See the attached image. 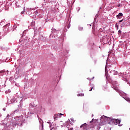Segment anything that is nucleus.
I'll list each match as a JSON object with an SVG mask.
<instances>
[{
    "label": "nucleus",
    "instance_id": "nucleus-19",
    "mask_svg": "<svg viewBox=\"0 0 130 130\" xmlns=\"http://www.w3.org/2000/svg\"><path fill=\"white\" fill-rule=\"evenodd\" d=\"M117 29H118V26H117Z\"/></svg>",
    "mask_w": 130,
    "mask_h": 130
},
{
    "label": "nucleus",
    "instance_id": "nucleus-1",
    "mask_svg": "<svg viewBox=\"0 0 130 130\" xmlns=\"http://www.w3.org/2000/svg\"><path fill=\"white\" fill-rule=\"evenodd\" d=\"M101 120H102V121H104V122H106L107 121H108V123L109 124L110 123V121H112V118L104 115H103L101 117Z\"/></svg>",
    "mask_w": 130,
    "mask_h": 130
},
{
    "label": "nucleus",
    "instance_id": "nucleus-20",
    "mask_svg": "<svg viewBox=\"0 0 130 130\" xmlns=\"http://www.w3.org/2000/svg\"><path fill=\"white\" fill-rule=\"evenodd\" d=\"M1 54H2V53L0 52V55H1Z\"/></svg>",
    "mask_w": 130,
    "mask_h": 130
},
{
    "label": "nucleus",
    "instance_id": "nucleus-17",
    "mask_svg": "<svg viewBox=\"0 0 130 130\" xmlns=\"http://www.w3.org/2000/svg\"><path fill=\"white\" fill-rule=\"evenodd\" d=\"M94 121H97V120H94Z\"/></svg>",
    "mask_w": 130,
    "mask_h": 130
},
{
    "label": "nucleus",
    "instance_id": "nucleus-7",
    "mask_svg": "<svg viewBox=\"0 0 130 130\" xmlns=\"http://www.w3.org/2000/svg\"><path fill=\"white\" fill-rule=\"evenodd\" d=\"M95 90V88H94V86H92L91 87V89L89 90V91H92V90Z\"/></svg>",
    "mask_w": 130,
    "mask_h": 130
},
{
    "label": "nucleus",
    "instance_id": "nucleus-8",
    "mask_svg": "<svg viewBox=\"0 0 130 130\" xmlns=\"http://www.w3.org/2000/svg\"><path fill=\"white\" fill-rule=\"evenodd\" d=\"M118 34H119L120 35L121 34V30H118Z\"/></svg>",
    "mask_w": 130,
    "mask_h": 130
},
{
    "label": "nucleus",
    "instance_id": "nucleus-2",
    "mask_svg": "<svg viewBox=\"0 0 130 130\" xmlns=\"http://www.w3.org/2000/svg\"><path fill=\"white\" fill-rule=\"evenodd\" d=\"M82 127L83 128V130H88V128H89V125L85 123L80 126L81 128Z\"/></svg>",
    "mask_w": 130,
    "mask_h": 130
},
{
    "label": "nucleus",
    "instance_id": "nucleus-5",
    "mask_svg": "<svg viewBox=\"0 0 130 130\" xmlns=\"http://www.w3.org/2000/svg\"><path fill=\"white\" fill-rule=\"evenodd\" d=\"M57 116H58L57 114H54V119H57Z\"/></svg>",
    "mask_w": 130,
    "mask_h": 130
},
{
    "label": "nucleus",
    "instance_id": "nucleus-4",
    "mask_svg": "<svg viewBox=\"0 0 130 130\" xmlns=\"http://www.w3.org/2000/svg\"><path fill=\"white\" fill-rule=\"evenodd\" d=\"M122 16H123V15L122 14V13H119L118 14V15H117L116 16V17H117V18H120V17H122Z\"/></svg>",
    "mask_w": 130,
    "mask_h": 130
},
{
    "label": "nucleus",
    "instance_id": "nucleus-13",
    "mask_svg": "<svg viewBox=\"0 0 130 130\" xmlns=\"http://www.w3.org/2000/svg\"><path fill=\"white\" fill-rule=\"evenodd\" d=\"M8 26H9V24H7L5 27H8Z\"/></svg>",
    "mask_w": 130,
    "mask_h": 130
},
{
    "label": "nucleus",
    "instance_id": "nucleus-9",
    "mask_svg": "<svg viewBox=\"0 0 130 130\" xmlns=\"http://www.w3.org/2000/svg\"><path fill=\"white\" fill-rule=\"evenodd\" d=\"M79 30H80V31H81V30H83V27H79Z\"/></svg>",
    "mask_w": 130,
    "mask_h": 130
},
{
    "label": "nucleus",
    "instance_id": "nucleus-14",
    "mask_svg": "<svg viewBox=\"0 0 130 130\" xmlns=\"http://www.w3.org/2000/svg\"><path fill=\"white\" fill-rule=\"evenodd\" d=\"M2 63V60L0 59V64Z\"/></svg>",
    "mask_w": 130,
    "mask_h": 130
},
{
    "label": "nucleus",
    "instance_id": "nucleus-15",
    "mask_svg": "<svg viewBox=\"0 0 130 130\" xmlns=\"http://www.w3.org/2000/svg\"><path fill=\"white\" fill-rule=\"evenodd\" d=\"M59 115H62V114L60 113V114H59Z\"/></svg>",
    "mask_w": 130,
    "mask_h": 130
},
{
    "label": "nucleus",
    "instance_id": "nucleus-10",
    "mask_svg": "<svg viewBox=\"0 0 130 130\" xmlns=\"http://www.w3.org/2000/svg\"><path fill=\"white\" fill-rule=\"evenodd\" d=\"M5 72V71H0V74H2V73H4Z\"/></svg>",
    "mask_w": 130,
    "mask_h": 130
},
{
    "label": "nucleus",
    "instance_id": "nucleus-3",
    "mask_svg": "<svg viewBox=\"0 0 130 130\" xmlns=\"http://www.w3.org/2000/svg\"><path fill=\"white\" fill-rule=\"evenodd\" d=\"M112 122L115 124H119L120 123V120L118 119H112Z\"/></svg>",
    "mask_w": 130,
    "mask_h": 130
},
{
    "label": "nucleus",
    "instance_id": "nucleus-18",
    "mask_svg": "<svg viewBox=\"0 0 130 130\" xmlns=\"http://www.w3.org/2000/svg\"><path fill=\"white\" fill-rule=\"evenodd\" d=\"M7 117H9V115H7Z\"/></svg>",
    "mask_w": 130,
    "mask_h": 130
},
{
    "label": "nucleus",
    "instance_id": "nucleus-22",
    "mask_svg": "<svg viewBox=\"0 0 130 130\" xmlns=\"http://www.w3.org/2000/svg\"><path fill=\"white\" fill-rule=\"evenodd\" d=\"M129 129L130 130V128H129Z\"/></svg>",
    "mask_w": 130,
    "mask_h": 130
},
{
    "label": "nucleus",
    "instance_id": "nucleus-12",
    "mask_svg": "<svg viewBox=\"0 0 130 130\" xmlns=\"http://www.w3.org/2000/svg\"><path fill=\"white\" fill-rule=\"evenodd\" d=\"M123 19H122V20H120V23H121V22H123Z\"/></svg>",
    "mask_w": 130,
    "mask_h": 130
},
{
    "label": "nucleus",
    "instance_id": "nucleus-11",
    "mask_svg": "<svg viewBox=\"0 0 130 130\" xmlns=\"http://www.w3.org/2000/svg\"><path fill=\"white\" fill-rule=\"evenodd\" d=\"M93 121H94V119H92V120L90 122V123H91L93 122Z\"/></svg>",
    "mask_w": 130,
    "mask_h": 130
},
{
    "label": "nucleus",
    "instance_id": "nucleus-21",
    "mask_svg": "<svg viewBox=\"0 0 130 130\" xmlns=\"http://www.w3.org/2000/svg\"><path fill=\"white\" fill-rule=\"evenodd\" d=\"M92 79H94V77L92 78Z\"/></svg>",
    "mask_w": 130,
    "mask_h": 130
},
{
    "label": "nucleus",
    "instance_id": "nucleus-6",
    "mask_svg": "<svg viewBox=\"0 0 130 130\" xmlns=\"http://www.w3.org/2000/svg\"><path fill=\"white\" fill-rule=\"evenodd\" d=\"M77 96H84V94H83V93H82V94L79 93V94H78L77 95Z\"/></svg>",
    "mask_w": 130,
    "mask_h": 130
},
{
    "label": "nucleus",
    "instance_id": "nucleus-16",
    "mask_svg": "<svg viewBox=\"0 0 130 130\" xmlns=\"http://www.w3.org/2000/svg\"><path fill=\"white\" fill-rule=\"evenodd\" d=\"M21 14H24V12H21Z\"/></svg>",
    "mask_w": 130,
    "mask_h": 130
}]
</instances>
